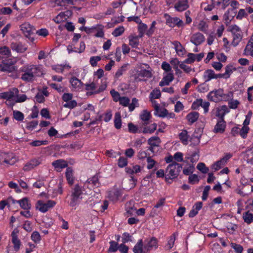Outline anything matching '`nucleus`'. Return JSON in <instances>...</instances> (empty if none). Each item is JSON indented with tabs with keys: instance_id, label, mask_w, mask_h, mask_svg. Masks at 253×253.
<instances>
[{
	"instance_id": "1",
	"label": "nucleus",
	"mask_w": 253,
	"mask_h": 253,
	"mask_svg": "<svg viewBox=\"0 0 253 253\" xmlns=\"http://www.w3.org/2000/svg\"><path fill=\"white\" fill-rule=\"evenodd\" d=\"M20 71L23 73L21 79L25 82H32L36 76L41 73V69L39 66L35 65H26L22 67Z\"/></svg>"
},
{
	"instance_id": "2",
	"label": "nucleus",
	"mask_w": 253,
	"mask_h": 253,
	"mask_svg": "<svg viewBox=\"0 0 253 253\" xmlns=\"http://www.w3.org/2000/svg\"><path fill=\"white\" fill-rule=\"evenodd\" d=\"M181 169L182 165L176 162L169 164L166 170V181H168L169 179L176 178L179 175Z\"/></svg>"
},
{
	"instance_id": "3",
	"label": "nucleus",
	"mask_w": 253,
	"mask_h": 253,
	"mask_svg": "<svg viewBox=\"0 0 253 253\" xmlns=\"http://www.w3.org/2000/svg\"><path fill=\"white\" fill-rule=\"evenodd\" d=\"M81 37L80 34L75 33L74 37L72 39V42L67 46V50L69 53L71 52L82 53L84 51L85 48V44L84 42H81L80 43V48L75 47V44L77 42L79 39Z\"/></svg>"
},
{
	"instance_id": "4",
	"label": "nucleus",
	"mask_w": 253,
	"mask_h": 253,
	"mask_svg": "<svg viewBox=\"0 0 253 253\" xmlns=\"http://www.w3.org/2000/svg\"><path fill=\"white\" fill-rule=\"evenodd\" d=\"M85 89L87 91L86 95L91 96L94 94L100 93L103 91L106 88L107 85L105 84L100 85L98 88L96 86V84L94 82H92L89 84H85Z\"/></svg>"
},
{
	"instance_id": "5",
	"label": "nucleus",
	"mask_w": 253,
	"mask_h": 253,
	"mask_svg": "<svg viewBox=\"0 0 253 253\" xmlns=\"http://www.w3.org/2000/svg\"><path fill=\"white\" fill-rule=\"evenodd\" d=\"M56 204V202L53 200H48L46 203L42 200H39L37 202L36 208L41 212L45 213L53 208Z\"/></svg>"
},
{
	"instance_id": "6",
	"label": "nucleus",
	"mask_w": 253,
	"mask_h": 253,
	"mask_svg": "<svg viewBox=\"0 0 253 253\" xmlns=\"http://www.w3.org/2000/svg\"><path fill=\"white\" fill-rule=\"evenodd\" d=\"M20 30L30 42H33L34 41L35 39L32 37V35L35 29L32 25L28 22H25L20 25Z\"/></svg>"
},
{
	"instance_id": "7",
	"label": "nucleus",
	"mask_w": 253,
	"mask_h": 253,
	"mask_svg": "<svg viewBox=\"0 0 253 253\" xmlns=\"http://www.w3.org/2000/svg\"><path fill=\"white\" fill-rule=\"evenodd\" d=\"M15 62H13L11 59H8L6 61H3L0 64V71L16 73L17 70L16 67L14 66Z\"/></svg>"
},
{
	"instance_id": "8",
	"label": "nucleus",
	"mask_w": 253,
	"mask_h": 253,
	"mask_svg": "<svg viewBox=\"0 0 253 253\" xmlns=\"http://www.w3.org/2000/svg\"><path fill=\"white\" fill-rule=\"evenodd\" d=\"M158 247V240L154 237L147 239L145 241L144 246V253H147L153 249H156Z\"/></svg>"
},
{
	"instance_id": "9",
	"label": "nucleus",
	"mask_w": 253,
	"mask_h": 253,
	"mask_svg": "<svg viewBox=\"0 0 253 253\" xmlns=\"http://www.w3.org/2000/svg\"><path fill=\"white\" fill-rule=\"evenodd\" d=\"M222 95L223 89L219 88L210 91L207 95V98L211 101L218 102L222 101Z\"/></svg>"
},
{
	"instance_id": "10",
	"label": "nucleus",
	"mask_w": 253,
	"mask_h": 253,
	"mask_svg": "<svg viewBox=\"0 0 253 253\" xmlns=\"http://www.w3.org/2000/svg\"><path fill=\"white\" fill-rule=\"evenodd\" d=\"M18 89L17 88L14 87L7 91L1 93L0 95L1 98L10 100L17 96L18 94Z\"/></svg>"
},
{
	"instance_id": "11",
	"label": "nucleus",
	"mask_w": 253,
	"mask_h": 253,
	"mask_svg": "<svg viewBox=\"0 0 253 253\" xmlns=\"http://www.w3.org/2000/svg\"><path fill=\"white\" fill-rule=\"evenodd\" d=\"M229 4L231 7L228 11L225 13L224 16H236L237 9L239 4V2L235 0H230Z\"/></svg>"
},
{
	"instance_id": "12",
	"label": "nucleus",
	"mask_w": 253,
	"mask_h": 253,
	"mask_svg": "<svg viewBox=\"0 0 253 253\" xmlns=\"http://www.w3.org/2000/svg\"><path fill=\"white\" fill-rule=\"evenodd\" d=\"M41 162V159L39 158L32 159L24 165L23 169L25 171H29L39 165Z\"/></svg>"
},
{
	"instance_id": "13",
	"label": "nucleus",
	"mask_w": 253,
	"mask_h": 253,
	"mask_svg": "<svg viewBox=\"0 0 253 253\" xmlns=\"http://www.w3.org/2000/svg\"><path fill=\"white\" fill-rule=\"evenodd\" d=\"M70 83L71 85L72 90L73 91L80 90L83 85L82 81L75 77H72L70 80Z\"/></svg>"
},
{
	"instance_id": "14",
	"label": "nucleus",
	"mask_w": 253,
	"mask_h": 253,
	"mask_svg": "<svg viewBox=\"0 0 253 253\" xmlns=\"http://www.w3.org/2000/svg\"><path fill=\"white\" fill-rule=\"evenodd\" d=\"M10 48L18 53H23L27 49V47L20 42H12L10 44Z\"/></svg>"
},
{
	"instance_id": "15",
	"label": "nucleus",
	"mask_w": 253,
	"mask_h": 253,
	"mask_svg": "<svg viewBox=\"0 0 253 253\" xmlns=\"http://www.w3.org/2000/svg\"><path fill=\"white\" fill-rule=\"evenodd\" d=\"M205 41L204 35L200 33H196L193 34L190 39V42L195 45H199Z\"/></svg>"
},
{
	"instance_id": "16",
	"label": "nucleus",
	"mask_w": 253,
	"mask_h": 253,
	"mask_svg": "<svg viewBox=\"0 0 253 253\" xmlns=\"http://www.w3.org/2000/svg\"><path fill=\"white\" fill-rule=\"evenodd\" d=\"M174 79V76L172 72H169L166 73L164 75V77L159 83V85L163 86L168 85Z\"/></svg>"
},
{
	"instance_id": "17",
	"label": "nucleus",
	"mask_w": 253,
	"mask_h": 253,
	"mask_svg": "<svg viewBox=\"0 0 253 253\" xmlns=\"http://www.w3.org/2000/svg\"><path fill=\"white\" fill-rule=\"evenodd\" d=\"M188 0H178L175 4L174 8L178 11H182L186 10L189 6Z\"/></svg>"
},
{
	"instance_id": "18",
	"label": "nucleus",
	"mask_w": 253,
	"mask_h": 253,
	"mask_svg": "<svg viewBox=\"0 0 253 253\" xmlns=\"http://www.w3.org/2000/svg\"><path fill=\"white\" fill-rule=\"evenodd\" d=\"M226 122L224 119H219L214 128L215 133H223L226 127Z\"/></svg>"
},
{
	"instance_id": "19",
	"label": "nucleus",
	"mask_w": 253,
	"mask_h": 253,
	"mask_svg": "<svg viewBox=\"0 0 253 253\" xmlns=\"http://www.w3.org/2000/svg\"><path fill=\"white\" fill-rule=\"evenodd\" d=\"M183 22L176 17H169L167 20V24L171 27L177 25L178 27L182 26Z\"/></svg>"
},
{
	"instance_id": "20",
	"label": "nucleus",
	"mask_w": 253,
	"mask_h": 253,
	"mask_svg": "<svg viewBox=\"0 0 253 253\" xmlns=\"http://www.w3.org/2000/svg\"><path fill=\"white\" fill-rule=\"evenodd\" d=\"M178 138L184 145H187L189 141L190 136L186 130L183 129L178 134Z\"/></svg>"
},
{
	"instance_id": "21",
	"label": "nucleus",
	"mask_w": 253,
	"mask_h": 253,
	"mask_svg": "<svg viewBox=\"0 0 253 253\" xmlns=\"http://www.w3.org/2000/svg\"><path fill=\"white\" fill-rule=\"evenodd\" d=\"M13 203H18L20 207L25 210H29L31 209V204L27 198H24L19 200L13 201Z\"/></svg>"
},
{
	"instance_id": "22",
	"label": "nucleus",
	"mask_w": 253,
	"mask_h": 253,
	"mask_svg": "<svg viewBox=\"0 0 253 253\" xmlns=\"http://www.w3.org/2000/svg\"><path fill=\"white\" fill-rule=\"evenodd\" d=\"M52 165L58 171L68 167L67 162L63 159L54 161L52 162Z\"/></svg>"
},
{
	"instance_id": "23",
	"label": "nucleus",
	"mask_w": 253,
	"mask_h": 253,
	"mask_svg": "<svg viewBox=\"0 0 253 253\" xmlns=\"http://www.w3.org/2000/svg\"><path fill=\"white\" fill-rule=\"evenodd\" d=\"M202 202H198L196 203L193 206L192 210L190 211L188 214L189 216L190 217L195 216L198 214L199 211L202 209Z\"/></svg>"
},
{
	"instance_id": "24",
	"label": "nucleus",
	"mask_w": 253,
	"mask_h": 253,
	"mask_svg": "<svg viewBox=\"0 0 253 253\" xmlns=\"http://www.w3.org/2000/svg\"><path fill=\"white\" fill-rule=\"evenodd\" d=\"M172 44L174 46L176 52L179 56H183L185 53V49L180 42L178 41H173L171 42Z\"/></svg>"
},
{
	"instance_id": "25",
	"label": "nucleus",
	"mask_w": 253,
	"mask_h": 253,
	"mask_svg": "<svg viewBox=\"0 0 253 253\" xmlns=\"http://www.w3.org/2000/svg\"><path fill=\"white\" fill-rule=\"evenodd\" d=\"M215 73L211 69L206 70L203 74V79L205 82H208L212 79H215Z\"/></svg>"
},
{
	"instance_id": "26",
	"label": "nucleus",
	"mask_w": 253,
	"mask_h": 253,
	"mask_svg": "<svg viewBox=\"0 0 253 253\" xmlns=\"http://www.w3.org/2000/svg\"><path fill=\"white\" fill-rule=\"evenodd\" d=\"M11 55V51L9 47L6 46L0 47V59L8 58Z\"/></svg>"
},
{
	"instance_id": "27",
	"label": "nucleus",
	"mask_w": 253,
	"mask_h": 253,
	"mask_svg": "<svg viewBox=\"0 0 253 253\" xmlns=\"http://www.w3.org/2000/svg\"><path fill=\"white\" fill-rule=\"evenodd\" d=\"M11 241L12 243L14 245V249L15 251H17L19 250L20 246V241L18 239L17 236L16 234L15 233V231H13L11 233Z\"/></svg>"
},
{
	"instance_id": "28",
	"label": "nucleus",
	"mask_w": 253,
	"mask_h": 253,
	"mask_svg": "<svg viewBox=\"0 0 253 253\" xmlns=\"http://www.w3.org/2000/svg\"><path fill=\"white\" fill-rule=\"evenodd\" d=\"M199 116V114L198 112H192L186 116V119L190 124H193L198 120Z\"/></svg>"
},
{
	"instance_id": "29",
	"label": "nucleus",
	"mask_w": 253,
	"mask_h": 253,
	"mask_svg": "<svg viewBox=\"0 0 253 253\" xmlns=\"http://www.w3.org/2000/svg\"><path fill=\"white\" fill-rule=\"evenodd\" d=\"M161 93L160 89H155L152 90L150 95V100L152 103L157 104L155 99H158L161 97Z\"/></svg>"
},
{
	"instance_id": "30",
	"label": "nucleus",
	"mask_w": 253,
	"mask_h": 253,
	"mask_svg": "<svg viewBox=\"0 0 253 253\" xmlns=\"http://www.w3.org/2000/svg\"><path fill=\"white\" fill-rule=\"evenodd\" d=\"M143 241L142 239L138 240L136 244L133 249L134 253H144V247H143Z\"/></svg>"
},
{
	"instance_id": "31",
	"label": "nucleus",
	"mask_w": 253,
	"mask_h": 253,
	"mask_svg": "<svg viewBox=\"0 0 253 253\" xmlns=\"http://www.w3.org/2000/svg\"><path fill=\"white\" fill-rule=\"evenodd\" d=\"M185 159H186V161L190 160V162L192 164L196 163L199 159V151H194L190 156L185 157Z\"/></svg>"
},
{
	"instance_id": "32",
	"label": "nucleus",
	"mask_w": 253,
	"mask_h": 253,
	"mask_svg": "<svg viewBox=\"0 0 253 253\" xmlns=\"http://www.w3.org/2000/svg\"><path fill=\"white\" fill-rule=\"evenodd\" d=\"M4 160L3 162L8 165H13L16 160V158L13 156L12 154H4Z\"/></svg>"
},
{
	"instance_id": "33",
	"label": "nucleus",
	"mask_w": 253,
	"mask_h": 253,
	"mask_svg": "<svg viewBox=\"0 0 253 253\" xmlns=\"http://www.w3.org/2000/svg\"><path fill=\"white\" fill-rule=\"evenodd\" d=\"M66 177L68 183L72 185L74 181V177L73 176V170L71 168H67L66 172Z\"/></svg>"
},
{
	"instance_id": "34",
	"label": "nucleus",
	"mask_w": 253,
	"mask_h": 253,
	"mask_svg": "<svg viewBox=\"0 0 253 253\" xmlns=\"http://www.w3.org/2000/svg\"><path fill=\"white\" fill-rule=\"evenodd\" d=\"M114 126L116 128L120 129L122 126L121 115L120 112H117L114 117Z\"/></svg>"
},
{
	"instance_id": "35",
	"label": "nucleus",
	"mask_w": 253,
	"mask_h": 253,
	"mask_svg": "<svg viewBox=\"0 0 253 253\" xmlns=\"http://www.w3.org/2000/svg\"><path fill=\"white\" fill-rule=\"evenodd\" d=\"M86 183L92 184V185L91 188H93L94 187H99L100 183L99 182L98 176L97 175H95L93 176H92L91 178L88 179L85 184Z\"/></svg>"
},
{
	"instance_id": "36",
	"label": "nucleus",
	"mask_w": 253,
	"mask_h": 253,
	"mask_svg": "<svg viewBox=\"0 0 253 253\" xmlns=\"http://www.w3.org/2000/svg\"><path fill=\"white\" fill-rule=\"evenodd\" d=\"M161 142V139L158 136H152L148 140V143L150 146L158 147Z\"/></svg>"
},
{
	"instance_id": "37",
	"label": "nucleus",
	"mask_w": 253,
	"mask_h": 253,
	"mask_svg": "<svg viewBox=\"0 0 253 253\" xmlns=\"http://www.w3.org/2000/svg\"><path fill=\"white\" fill-rule=\"evenodd\" d=\"M157 125L156 123H153L149 126L144 127L142 131V133L152 134L157 129Z\"/></svg>"
},
{
	"instance_id": "38",
	"label": "nucleus",
	"mask_w": 253,
	"mask_h": 253,
	"mask_svg": "<svg viewBox=\"0 0 253 253\" xmlns=\"http://www.w3.org/2000/svg\"><path fill=\"white\" fill-rule=\"evenodd\" d=\"M233 41L232 45L233 46H236L242 39V35L241 33H233Z\"/></svg>"
},
{
	"instance_id": "39",
	"label": "nucleus",
	"mask_w": 253,
	"mask_h": 253,
	"mask_svg": "<svg viewBox=\"0 0 253 253\" xmlns=\"http://www.w3.org/2000/svg\"><path fill=\"white\" fill-rule=\"evenodd\" d=\"M155 109L157 111V115L161 117L167 116L168 112L166 109H160V105L158 103L155 104Z\"/></svg>"
},
{
	"instance_id": "40",
	"label": "nucleus",
	"mask_w": 253,
	"mask_h": 253,
	"mask_svg": "<svg viewBox=\"0 0 253 253\" xmlns=\"http://www.w3.org/2000/svg\"><path fill=\"white\" fill-rule=\"evenodd\" d=\"M139 36L129 37V44L133 48H137L139 45Z\"/></svg>"
},
{
	"instance_id": "41",
	"label": "nucleus",
	"mask_w": 253,
	"mask_h": 253,
	"mask_svg": "<svg viewBox=\"0 0 253 253\" xmlns=\"http://www.w3.org/2000/svg\"><path fill=\"white\" fill-rule=\"evenodd\" d=\"M175 240V234L173 233L172 235H171L168 241V243L167 245L165 246V248L166 250H170L171 249L174 244V242Z\"/></svg>"
},
{
	"instance_id": "42",
	"label": "nucleus",
	"mask_w": 253,
	"mask_h": 253,
	"mask_svg": "<svg viewBox=\"0 0 253 253\" xmlns=\"http://www.w3.org/2000/svg\"><path fill=\"white\" fill-rule=\"evenodd\" d=\"M83 193L82 187L78 184H76L74 188L72 189L71 195L79 197H82L81 196Z\"/></svg>"
},
{
	"instance_id": "43",
	"label": "nucleus",
	"mask_w": 253,
	"mask_h": 253,
	"mask_svg": "<svg viewBox=\"0 0 253 253\" xmlns=\"http://www.w3.org/2000/svg\"><path fill=\"white\" fill-rule=\"evenodd\" d=\"M147 29V26L144 23H140L138 26V31L139 32V37L142 38L144 36V34H146Z\"/></svg>"
},
{
	"instance_id": "44",
	"label": "nucleus",
	"mask_w": 253,
	"mask_h": 253,
	"mask_svg": "<svg viewBox=\"0 0 253 253\" xmlns=\"http://www.w3.org/2000/svg\"><path fill=\"white\" fill-rule=\"evenodd\" d=\"M146 161L147 163V169H151L154 168L158 164L151 156H148L147 158Z\"/></svg>"
},
{
	"instance_id": "45",
	"label": "nucleus",
	"mask_w": 253,
	"mask_h": 253,
	"mask_svg": "<svg viewBox=\"0 0 253 253\" xmlns=\"http://www.w3.org/2000/svg\"><path fill=\"white\" fill-rule=\"evenodd\" d=\"M49 86L57 90L58 92H64L66 88L64 86L61 85L60 84L55 83H50L49 84Z\"/></svg>"
},
{
	"instance_id": "46",
	"label": "nucleus",
	"mask_w": 253,
	"mask_h": 253,
	"mask_svg": "<svg viewBox=\"0 0 253 253\" xmlns=\"http://www.w3.org/2000/svg\"><path fill=\"white\" fill-rule=\"evenodd\" d=\"M128 64H124L119 68L117 72H116L115 77V78H119L122 76L125 72H126L127 69Z\"/></svg>"
},
{
	"instance_id": "47",
	"label": "nucleus",
	"mask_w": 253,
	"mask_h": 253,
	"mask_svg": "<svg viewBox=\"0 0 253 253\" xmlns=\"http://www.w3.org/2000/svg\"><path fill=\"white\" fill-rule=\"evenodd\" d=\"M13 117L17 121H22L24 120V114L20 111L18 110L13 111Z\"/></svg>"
},
{
	"instance_id": "48",
	"label": "nucleus",
	"mask_w": 253,
	"mask_h": 253,
	"mask_svg": "<svg viewBox=\"0 0 253 253\" xmlns=\"http://www.w3.org/2000/svg\"><path fill=\"white\" fill-rule=\"evenodd\" d=\"M82 199V197H79L78 196H75L71 195V201L69 203V205L73 207L77 206L80 203Z\"/></svg>"
},
{
	"instance_id": "49",
	"label": "nucleus",
	"mask_w": 253,
	"mask_h": 253,
	"mask_svg": "<svg viewBox=\"0 0 253 253\" xmlns=\"http://www.w3.org/2000/svg\"><path fill=\"white\" fill-rule=\"evenodd\" d=\"M226 163L224 162V160L221 159L220 160L213 164L212 165L211 168L213 169L214 171H217L220 169Z\"/></svg>"
},
{
	"instance_id": "50",
	"label": "nucleus",
	"mask_w": 253,
	"mask_h": 253,
	"mask_svg": "<svg viewBox=\"0 0 253 253\" xmlns=\"http://www.w3.org/2000/svg\"><path fill=\"white\" fill-rule=\"evenodd\" d=\"M109 244L110 247L108 250V252L115 253L118 250L119 246L117 242L111 241L109 242Z\"/></svg>"
},
{
	"instance_id": "51",
	"label": "nucleus",
	"mask_w": 253,
	"mask_h": 253,
	"mask_svg": "<svg viewBox=\"0 0 253 253\" xmlns=\"http://www.w3.org/2000/svg\"><path fill=\"white\" fill-rule=\"evenodd\" d=\"M206 83L205 82L198 86L197 90L198 92L204 93L209 90V85Z\"/></svg>"
},
{
	"instance_id": "52",
	"label": "nucleus",
	"mask_w": 253,
	"mask_h": 253,
	"mask_svg": "<svg viewBox=\"0 0 253 253\" xmlns=\"http://www.w3.org/2000/svg\"><path fill=\"white\" fill-rule=\"evenodd\" d=\"M243 218L245 222L250 224L253 221V214L249 211L245 212L243 215Z\"/></svg>"
},
{
	"instance_id": "53",
	"label": "nucleus",
	"mask_w": 253,
	"mask_h": 253,
	"mask_svg": "<svg viewBox=\"0 0 253 253\" xmlns=\"http://www.w3.org/2000/svg\"><path fill=\"white\" fill-rule=\"evenodd\" d=\"M151 114L147 110H143L140 115L141 119L144 122H147L149 120Z\"/></svg>"
},
{
	"instance_id": "54",
	"label": "nucleus",
	"mask_w": 253,
	"mask_h": 253,
	"mask_svg": "<svg viewBox=\"0 0 253 253\" xmlns=\"http://www.w3.org/2000/svg\"><path fill=\"white\" fill-rule=\"evenodd\" d=\"M138 106V99L133 98L131 103H129L128 107L130 112L133 111L136 107Z\"/></svg>"
},
{
	"instance_id": "55",
	"label": "nucleus",
	"mask_w": 253,
	"mask_h": 253,
	"mask_svg": "<svg viewBox=\"0 0 253 253\" xmlns=\"http://www.w3.org/2000/svg\"><path fill=\"white\" fill-rule=\"evenodd\" d=\"M124 28L123 26H120L116 28L112 34L114 37H117L121 36L124 32Z\"/></svg>"
},
{
	"instance_id": "56",
	"label": "nucleus",
	"mask_w": 253,
	"mask_h": 253,
	"mask_svg": "<svg viewBox=\"0 0 253 253\" xmlns=\"http://www.w3.org/2000/svg\"><path fill=\"white\" fill-rule=\"evenodd\" d=\"M31 239L35 243H39L41 240V237L40 233L38 231H34L31 235Z\"/></svg>"
},
{
	"instance_id": "57",
	"label": "nucleus",
	"mask_w": 253,
	"mask_h": 253,
	"mask_svg": "<svg viewBox=\"0 0 253 253\" xmlns=\"http://www.w3.org/2000/svg\"><path fill=\"white\" fill-rule=\"evenodd\" d=\"M128 162L126 158L121 157L118 161V165L120 168H124L127 165Z\"/></svg>"
},
{
	"instance_id": "58",
	"label": "nucleus",
	"mask_w": 253,
	"mask_h": 253,
	"mask_svg": "<svg viewBox=\"0 0 253 253\" xmlns=\"http://www.w3.org/2000/svg\"><path fill=\"white\" fill-rule=\"evenodd\" d=\"M197 169L203 173H206L209 170V168L206 167L205 164L203 163H199L197 166Z\"/></svg>"
},
{
	"instance_id": "59",
	"label": "nucleus",
	"mask_w": 253,
	"mask_h": 253,
	"mask_svg": "<svg viewBox=\"0 0 253 253\" xmlns=\"http://www.w3.org/2000/svg\"><path fill=\"white\" fill-rule=\"evenodd\" d=\"M196 60V55L194 53H189L187 55V58L184 62L187 64H191Z\"/></svg>"
},
{
	"instance_id": "60",
	"label": "nucleus",
	"mask_w": 253,
	"mask_h": 253,
	"mask_svg": "<svg viewBox=\"0 0 253 253\" xmlns=\"http://www.w3.org/2000/svg\"><path fill=\"white\" fill-rule=\"evenodd\" d=\"M38 125V122L37 121H33L28 122L26 124V128L28 130H32L35 128Z\"/></svg>"
},
{
	"instance_id": "61",
	"label": "nucleus",
	"mask_w": 253,
	"mask_h": 253,
	"mask_svg": "<svg viewBox=\"0 0 253 253\" xmlns=\"http://www.w3.org/2000/svg\"><path fill=\"white\" fill-rule=\"evenodd\" d=\"M249 131V127L248 126H243L240 129V135L243 138H246Z\"/></svg>"
},
{
	"instance_id": "62",
	"label": "nucleus",
	"mask_w": 253,
	"mask_h": 253,
	"mask_svg": "<svg viewBox=\"0 0 253 253\" xmlns=\"http://www.w3.org/2000/svg\"><path fill=\"white\" fill-rule=\"evenodd\" d=\"M77 106V102L75 100H71L64 104L63 106L70 109L75 108Z\"/></svg>"
},
{
	"instance_id": "63",
	"label": "nucleus",
	"mask_w": 253,
	"mask_h": 253,
	"mask_svg": "<svg viewBox=\"0 0 253 253\" xmlns=\"http://www.w3.org/2000/svg\"><path fill=\"white\" fill-rule=\"evenodd\" d=\"M113 100L115 102H118L121 98L120 93L114 89H112L110 91Z\"/></svg>"
},
{
	"instance_id": "64",
	"label": "nucleus",
	"mask_w": 253,
	"mask_h": 253,
	"mask_svg": "<svg viewBox=\"0 0 253 253\" xmlns=\"http://www.w3.org/2000/svg\"><path fill=\"white\" fill-rule=\"evenodd\" d=\"M253 50V41L252 40H250L246 45L245 49V52L246 54H248L251 52H252Z\"/></svg>"
}]
</instances>
